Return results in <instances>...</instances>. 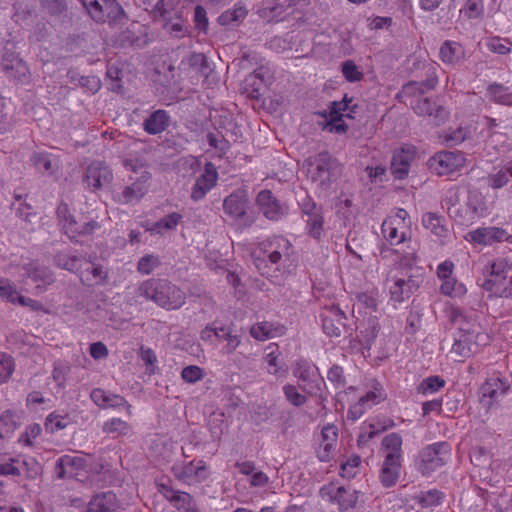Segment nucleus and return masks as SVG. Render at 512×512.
<instances>
[{"label":"nucleus","instance_id":"nucleus-64","mask_svg":"<svg viewBox=\"0 0 512 512\" xmlns=\"http://www.w3.org/2000/svg\"><path fill=\"white\" fill-rule=\"evenodd\" d=\"M188 63L191 67H194L201 74H206L208 69L207 60L202 53H193L188 58Z\"/></svg>","mask_w":512,"mask_h":512},{"label":"nucleus","instance_id":"nucleus-23","mask_svg":"<svg viewBox=\"0 0 512 512\" xmlns=\"http://www.w3.org/2000/svg\"><path fill=\"white\" fill-rule=\"evenodd\" d=\"M119 502L112 491L94 495L88 503L85 512H119Z\"/></svg>","mask_w":512,"mask_h":512},{"label":"nucleus","instance_id":"nucleus-58","mask_svg":"<svg viewBox=\"0 0 512 512\" xmlns=\"http://www.w3.org/2000/svg\"><path fill=\"white\" fill-rule=\"evenodd\" d=\"M386 398V394L382 387L379 384H376L373 387V390L367 392L364 396L360 398V400L368 407L371 408L373 405H376L382 402Z\"/></svg>","mask_w":512,"mask_h":512},{"label":"nucleus","instance_id":"nucleus-63","mask_svg":"<svg viewBox=\"0 0 512 512\" xmlns=\"http://www.w3.org/2000/svg\"><path fill=\"white\" fill-rule=\"evenodd\" d=\"M342 73L345 79L349 82L359 81L363 77L362 72H360L354 62L350 60L343 63Z\"/></svg>","mask_w":512,"mask_h":512},{"label":"nucleus","instance_id":"nucleus-48","mask_svg":"<svg viewBox=\"0 0 512 512\" xmlns=\"http://www.w3.org/2000/svg\"><path fill=\"white\" fill-rule=\"evenodd\" d=\"M489 97L496 103L512 105V93L501 84H492L488 88Z\"/></svg>","mask_w":512,"mask_h":512},{"label":"nucleus","instance_id":"nucleus-10","mask_svg":"<svg viewBox=\"0 0 512 512\" xmlns=\"http://www.w3.org/2000/svg\"><path fill=\"white\" fill-rule=\"evenodd\" d=\"M352 98L348 99L345 95L341 101L331 102L329 105L330 121L327 123V129L337 134L345 133L347 125L343 122V117L353 118V113L357 108L356 105L350 106Z\"/></svg>","mask_w":512,"mask_h":512},{"label":"nucleus","instance_id":"nucleus-52","mask_svg":"<svg viewBox=\"0 0 512 512\" xmlns=\"http://www.w3.org/2000/svg\"><path fill=\"white\" fill-rule=\"evenodd\" d=\"M18 295L16 284L7 278L0 277V298L6 302L16 304Z\"/></svg>","mask_w":512,"mask_h":512},{"label":"nucleus","instance_id":"nucleus-47","mask_svg":"<svg viewBox=\"0 0 512 512\" xmlns=\"http://www.w3.org/2000/svg\"><path fill=\"white\" fill-rule=\"evenodd\" d=\"M104 22L108 20L110 23L120 22L125 13L123 8L115 0H102Z\"/></svg>","mask_w":512,"mask_h":512},{"label":"nucleus","instance_id":"nucleus-34","mask_svg":"<svg viewBox=\"0 0 512 512\" xmlns=\"http://www.w3.org/2000/svg\"><path fill=\"white\" fill-rule=\"evenodd\" d=\"M84 460L70 455L61 456L55 464V475L58 479L74 476L76 469L80 468Z\"/></svg>","mask_w":512,"mask_h":512},{"label":"nucleus","instance_id":"nucleus-12","mask_svg":"<svg viewBox=\"0 0 512 512\" xmlns=\"http://www.w3.org/2000/svg\"><path fill=\"white\" fill-rule=\"evenodd\" d=\"M451 320L458 328L457 336L479 339L482 342L488 341V336L480 332V326L474 314L465 313L459 309L451 311Z\"/></svg>","mask_w":512,"mask_h":512},{"label":"nucleus","instance_id":"nucleus-37","mask_svg":"<svg viewBox=\"0 0 512 512\" xmlns=\"http://www.w3.org/2000/svg\"><path fill=\"white\" fill-rule=\"evenodd\" d=\"M406 248L397 249L395 253L399 255V264L403 268L411 269L417 261V252L419 244L417 241H412L411 238L407 239Z\"/></svg>","mask_w":512,"mask_h":512},{"label":"nucleus","instance_id":"nucleus-55","mask_svg":"<svg viewBox=\"0 0 512 512\" xmlns=\"http://www.w3.org/2000/svg\"><path fill=\"white\" fill-rule=\"evenodd\" d=\"M161 264L160 259L157 255L147 254L141 257L137 264V270L143 275L152 273Z\"/></svg>","mask_w":512,"mask_h":512},{"label":"nucleus","instance_id":"nucleus-33","mask_svg":"<svg viewBox=\"0 0 512 512\" xmlns=\"http://www.w3.org/2000/svg\"><path fill=\"white\" fill-rule=\"evenodd\" d=\"M439 55L445 64L457 65L463 61L465 51L460 43L446 40L440 48Z\"/></svg>","mask_w":512,"mask_h":512},{"label":"nucleus","instance_id":"nucleus-60","mask_svg":"<svg viewBox=\"0 0 512 512\" xmlns=\"http://www.w3.org/2000/svg\"><path fill=\"white\" fill-rule=\"evenodd\" d=\"M14 361L6 354L0 353V384L6 382L14 371Z\"/></svg>","mask_w":512,"mask_h":512},{"label":"nucleus","instance_id":"nucleus-40","mask_svg":"<svg viewBox=\"0 0 512 512\" xmlns=\"http://www.w3.org/2000/svg\"><path fill=\"white\" fill-rule=\"evenodd\" d=\"M182 215L173 212L153 223L147 230L153 234H163L167 230H173L181 222Z\"/></svg>","mask_w":512,"mask_h":512},{"label":"nucleus","instance_id":"nucleus-59","mask_svg":"<svg viewBox=\"0 0 512 512\" xmlns=\"http://www.w3.org/2000/svg\"><path fill=\"white\" fill-rule=\"evenodd\" d=\"M90 16L97 22H104L102 0H81Z\"/></svg>","mask_w":512,"mask_h":512},{"label":"nucleus","instance_id":"nucleus-42","mask_svg":"<svg viewBox=\"0 0 512 512\" xmlns=\"http://www.w3.org/2000/svg\"><path fill=\"white\" fill-rule=\"evenodd\" d=\"M107 275V271L101 265L91 263L83 271L82 281L86 285H99L104 283Z\"/></svg>","mask_w":512,"mask_h":512},{"label":"nucleus","instance_id":"nucleus-13","mask_svg":"<svg viewBox=\"0 0 512 512\" xmlns=\"http://www.w3.org/2000/svg\"><path fill=\"white\" fill-rule=\"evenodd\" d=\"M256 204L262 214L271 221H279L288 214L289 207L280 202L270 190H262L258 193Z\"/></svg>","mask_w":512,"mask_h":512},{"label":"nucleus","instance_id":"nucleus-35","mask_svg":"<svg viewBox=\"0 0 512 512\" xmlns=\"http://www.w3.org/2000/svg\"><path fill=\"white\" fill-rule=\"evenodd\" d=\"M248 9L242 3H236L233 8L224 11L218 17V23L222 26H237L247 16Z\"/></svg>","mask_w":512,"mask_h":512},{"label":"nucleus","instance_id":"nucleus-51","mask_svg":"<svg viewBox=\"0 0 512 512\" xmlns=\"http://www.w3.org/2000/svg\"><path fill=\"white\" fill-rule=\"evenodd\" d=\"M323 224L324 218L322 212L316 214L314 213L311 216L307 217L306 229L308 234L314 239L319 240L322 236Z\"/></svg>","mask_w":512,"mask_h":512},{"label":"nucleus","instance_id":"nucleus-5","mask_svg":"<svg viewBox=\"0 0 512 512\" xmlns=\"http://www.w3.org/2000/svg\"><path fill=\"white\" fill-rule=\"evenodd\" d=\"M449 458L450 446L447 442L433 443L423 448L419 453L417 469L422 475L429 476L445 465Z\"/></svg>","mask_w":512,"mask_h":512},{"label":"nucleus","instance_id":"nucleus-39","mask_svg":"<svg viewBox=\"0 0 512 512\" xmlns=\"http://www.w3.org/2000/svg\"><path fill=\"white\" fill-rule=\"evenodd\" d=\"M57 219L59 226L65 234H70L71 232H76V221L77 219L71 213L68 205L66 203H60L57 207Z\"/></svg>","mask_w":512,"mask_h":512},{"label":"nucleus","instance_id":"nucleus-56","mask_svg":"<svg viewBox=\"0 0 512 512\" xmlns=\"http://www.w3.org/2000/svg\"><path fill=\"white\" fill-rule=\"evenodd\" d=\"M217 340L227 342L224 347V351L227 354L233 353L241 343L239 336L231 334L230 329L225 327H220V333Z\"/></svg>","mask_w":512,"mask_h":512},{"label":"nucleus","instance_id":"nucleus-22","mask_svg":"<svg viewBox=\"0 0 512 512\" xmlns=\"http://www.w3.org/2000/svg\"><path fill=\"white\" fill-rule=\"evenodd\" d=\"M415 158V149L412 146L403 147L395 151L391 161V172L397 179L408 175L410 165Z\"/></svg>","mask_w":512,"mask_h":512},{"label":"nucleus","instance_id":"nucleus-46","mask_svg":"<svg viewBox=\"0 0 512 512\" xmlns=\"http://www.w3.org/2000/svg\"><path fill=\"white\" fill-rule=\"evenodd\" d=\"M102 431L113 435V437L126 436L130 433L131 426L120 418H112L104 422Z\"/></svg>","mask_w":512,"mask_h":512},{"label":"nucleus","instance_id":"nucleus-27","mask_svg":"<svg viewBox=\"0 0 512 512\" xmlns=\"http://www.w3.org/2000/svg\"><path fill=\"white\" fill-rule=\"evenodd\" d=\"M438 79L435 74V69L431 67L428 70L427 79L423 82H409L403 86L401 95L403 97H411L412 99L420 98L426 91L435 88Z\"/></svg>","mask_w":512,"mask_h":512},{"label":"nucleus","instance_id":"nucleus-21","mask_svg":"<svg viewBox=\"0 0 512 512\" xmlns=\"http://www.w3.org/2000/svg\"><path fill=\"white\" fill-rule=\"evenodd\" d=\"M264 255L272 264H278L282 258H289L292 253L290 241L281 236H275L264 243Z\"/></svg>","mask_w":512,"mask_h":512},{"label":"nucleus","instance_id":"nucleus-15","mask_svg":"<svg viewBox=\"0 0 512 512\" xmlns=\"http://www.w3.org/2000/svg\"><path fill=\"white\" fill-rule=\"evenodd\" d=\"M112 180V170L103 162H92L86 169L84 182L93 191L108 187Z\"/></svg>","mask_w":512,"mask_h":512},{"label":"nucleus","instance_id":"nucleus-50","mask_svg":"<svg viewBox=\"0 0 512 512\" xmlns=\"http://www.w3.org/2000/svg\"><path fill=\"white\" fill-rule=\"evenodd\" d=\"M442 294L450 297H461L466 293V287L453 277L442 280L440 287Z\"/></svg>","mask_w":512,"mask_h":512},{"label":"nucleus","instance_id":"nucleus-41","mask_svg":"<svg viewBox=\"0 0 512 512\" xmlns=\"http://www.w3.org/2000/svg\"><path fill=\"white\" fill-rule=\"evenodd\" d=\"M31 161L34 167L41 173L51 175L58 168L57 159L47 153H36L32 156Z\"/></svg>","mask_w":512,"mask_h":512},{"label":"nucleus","instance_id":"nucleus-44","mask_svg":"<svg viewBox=\"0 0 512 512\" xmlns=\"http://www.w3.org/2000/svg\"><path fill=\"white\" fill-rule=\"evenodd\" d=\"M76 232L66 234L71 240L76 242L79 241L80 237L92 235L96 230L100 228L99 224L95 220H87L81 217L76 221Z\"/></svg>","mask_w":512,"mask_h":512},{"label":"nucleus","instance_id":"nucleus-7","mask_svg":"<svg viewBox=\"0 0 512 512\" xmlns=\"http://www.w3.org/2000/svg\"><path fill=\"white\" fill-rule=\"evenodd\" d=\"M223 210L241 228H248L255 222V215L248 210V200L244 192L237 191L224 199Z\"/></svg>","mask_w":512,"mask_h":512},{"label":"nucleus","instance_id":"nucleus-1","mask_svg":"<svg viewBox=\"0 0 512 512\" xmlns=\"http://www.w3.org/2000/svg\"><path fill=\"white\" fill-rule=\"evenodd\" d=\"M444 204L448 215L460 225L474 223L484 211V201L476 189L452 187L445 195Z\"/></svg>","mask_w":512,"mask_h":512},{"label":"nucleus","instance_id":"nucleus-28","mask_svg":"<svg viewBox=\"0 0 512 512\" xmlns=\"http://www.w3.org/2000/svg\"><path fill=\"white\" fill-rule=\"evenodd\" d=\"M410 105L414 112L420 116H433L438 121H443L447 117L446 110L432 103L428 98L412 99Z\"/></svg>","mask_w":512,"mask_h":512},{"label":"nucleus","instance_id":"nucleus-2","mask_svg":"<svg viewBox=\"0 0 512 512\" xmlns=\"http://www.w3.org/2000/svg\"><path fill=\"white\" fill-rule=\"evenodd\" d=\"M137 295L166 310L179 309L186 302L184 291L166 279L151 278L143 281L137 288Z\"/></svg>","mask_w":512,"mask_h":512},{"label":"nucleus","instance_id":"nucleus-18","mask_svg":"<svg viewBox=\"0 0 512 512\" xmlns=\"http://www.w3.org/2000/svg\"><path fill=\"white\" fill-rule=\"evenodd\" d=\"M218 180V172L215 165L207 162L204 172L197 179L191 189V199L199 201L216 185Z\"/></svg>","mask_w":512,"mask_h":512},{"label":"nucleus","instance_id":"nucleus-38","mask_svg":"<svg viewBox=\"0 0 512 512\" xmlns=\"http://www.w3.org/2000/svg\"><path fill=\"white\" fill-rule=\"evenodd\" d=\"M422 224L438 237L445 238L448 235V229L444 224V219L435 213H425L422 216Z\"/></svg>","mask_w":512,"mask_h":512},{"label":"nucleus","instance_id":"nucleus-30","mask_svg":"<svg viewBox=\"0 0 512 512\" xmlns=\"http://www.w3.org/2000/svg\"><path fill=\"white\" fill-rule=\"evenodd\" d=\"M170 124V116L163 109L152 112L143 122V129L150 135L165 131Z\"/></svg>","mask_w":512,"mask_h":512},{"label":"nucleus","instance_id":"nucleus-49","mask_svg":"<svg viewBox=\"0 0 512 512\" xmlns=\"http://www.w3.org/2000/svg\"><path fill=\"white\" fill-rule=\"evenodd\" d=\"M470 135L467 128L458 127L449 131L444 132L440 137L448 146H456L464 142Z\"/></svg>","mask_w":512,"mask_h":512},{"label":"nucleus","instance_id":"nucleus-19","mask_svg":"<svg viewBox=\"0 0 512 512\" xmlns=\"http://www.w3.org/2000/svg\"><path fill=\"white\" fill-rule=\"evenodd\" d=\"M509 238L510 235L505 229L494 226L480 227L470 231L467 235V240L479 245H492L508 241Z\"/></svg>","mask_w":512,"mask_h":512},{"label":"nucleus","instance_id":"nucleus-4","mask_svg":"<svg viewBox=\"0 0 512 512\" xmlns=\"http://www.w3.org/2000/svg\"><path fill=\"white\" fill-rule=\"evenodd\" d=\"M292 373L300 382V389L303 392L321 396L325 382L315 364L306 359H298L292 368Z\"/></svg>","mask_w":512,"mask_h":512},{"label":"nucleus","instance_id":"nucleus-45","mask_svg":"<svg viewBox=\"0 0 512 512\" xmlns=\"http://www.w3.org/2000/svg\"><path fill=\"white\" fill-rule=\"evenodd\" d=\"M512 178V160L495 173L488 176L489 186L493 189H499L505 186Z\"/></svg>","mask_w":512,"mask_h":512},{"label":"nucleus","instance_id":"nucleus-29","mask_svg":"<svg viewBox=\"0 0 512 512\" xmlns=\"http://www.w3.org/2000/svg\"><path fill=\"white\" fill-rule=\"evenodd\" d=\"M346 316L339 308L334 307L329 311V314L322 315L323 331L328 336L339 337L341 335V328L345 326L344 320Z\"/></svg>","mask_w":512,"mask_h":512},{"label":"nucleus","instance_id":"nucleus-17","mask_svg":"<svg viewBox=\"0 0 512 512\" xmlns=\"http://www.w3.org/2000/svg\"><path fill=\"white\" fill-rule=\"evenodd\" d=\"M321 494L323 497H328L329 501L336 503L341 511L353 508L358 501L357 491L343 486H325L321 489Z\"/></svg>","mask_w":512,"mask_h":512},{"label":"nucleus","instance_id":"nucleus-8","mask_svg":"<svg viewBox=\"0 0 512 512\" xmlns=\"http://www.w3.org/2000/svg\"><path fill=\"white\" fill-rule=\"evenodd\" d=\"M341 174L339 163L328 153H320L315 159V168L312 172V180L323 191L331 188L332 184Z\"/></svg>","mask_w":512,"mask_h":512},{"label":"nucleus","instance_id":"nucleus-16","mask_svg":"<svg viewBox=\"0 0 512 512\" xmlns=\"http://www.w3.org/2000/svg\"><path fill=\"white\" fill-rule=\"evenodd\" d=\"M158 491L179 512H191L197 507V502L192 495L175 490L168 484H159Z\"/></svg>","mask_w":512,"mask_h":512},{"label":"nucleus","instance_id":"nucleus-54","mask_svg":"<svg viewBox=\"0 0 512 512\" xmlns=\"http://www.w3.org/2000/svg\"><path fill=\"white\" fill-rule=\"evenodd\" d=\"M445 384V381L438 376H430L421 381L417 387V391L420 394L427 395L437 392Z\"/></svg>","mask_w":512,"mask_h":512},{"label":"nucleus","instance_id":"nucleus-57","mask_svg":"<svg viewBox=\"0 0 512 512\" xmlns=\"http://www.w3.org/2000/svg\"><path fill=\"white\" fill-rule=\"evenodd\" d=\"M283 393L287 401L293 406L300 407L307 401V397L304 394L299 393L297 387L294 385L286 384L283 387Z\"/></svg>","mask_w":512,"mask_h":512},{"label":"nucleus","instance_id":"nucleus-43","mask_svg":"<svg viewBox=\"0 0 512 512\" xmlns=\"http://www.w3.org/2000/svg\"><path fill=\"white\" fill-rule=\"evenodd\" d=\"M76 232L66 234L71 240L76 242L79 241L80 237L92 235L96 230L100 228L99 224L95 220H87L81 217L76 221Z\"/></svg>","mask_w":512,"mask_h":512},{"label":"nucleus","instance_id":"nucleus-11","mask_svg":"<svg viewBox=\"0 0 512 512\" xmlns=\"http://www.w3.org/2000/svg\"><path fill=\"white\" fill-rule=\"evenodd\" d=\"M465 157L460 151H441L432 156L429 167L438 175H448L463 167Z\"/></svg>","mask_w":512,"mask_h":512},{"label":"nucleus","instance_id":"nucleus-3","mask_svg":"<svg viewBox=\"0 0 512 512\" xmlns=\"http://www.w3.org/2000/svg\"><path fill=\"white\" fill-rule=\"evenodd\" d=\"M402 442V437L398 433H390L382 440V449L385 455L379 481L386 488L394 486L400 476Z\"/></svg>","mask_w":512,"mask_h":512},{"label":"nucleus","instance_id":"nucleus-32","mask_svg":"<svg viewBox=\"0 0 512 512\" xmlns=\"http://www.w3.org/2000/svg\"><path fill=\"white\" fill-rule=\"evenodd\" d=\"M486 343L487 342H482L479 339L457 336L450 353L458 357L468 358L476 353L481 345H485Z\"/></svg>","mask_w":512,"mask_h":512},{"label":"nucleus","instance_id":"nucleus-20","mask_svg":"<svg viewBox=\"0 0 512 512\" xmlns=\"http://www.w3.org/2000/svg\"><path fill=\"white\" fill-rule=\"evenodd\" d=\"M510 389V384L504 378L492 376L488 378L481 386V402L490 407L494 402H497L500 397L505 395Z\"/></svg>","mask_w":512,"mask_h":512},{"label":"nucleus","instance_id":"nucleus-31","mask_svg":"<svg viewBox=\"0 0 512 512\" xmlns=\"http://www.w3.org/2000/svg\"><path fill=\"white\" fill-rule=\"evenodd\" d=\"M264 361L267 363V372L276 376H283L287 372V368L283 359H281V352L276 344H269L266 349Z\"/></svg>","mask_w":512,"mask_h":512},{"label":"nucleus","instance_id":"nucleus-36","mask_svg":"<svg viewBox=\"0 0 512 512\" xmlns=\"http://www.w3.org/2000/svg\"><path fill=\"white\" fill-rule=\"evenodd\" d=\"M283 327H276L270 322H260L250 328V335L259 341L282 335Z\"/></svg>","mask_w":512,"mask_h":512},{"label":"nucleus","instance_id":"nucleus-6","mask_svg":"<svg viewBox=\"0 0 512 512\" xmlns=\"http://www.w3.org/2000/svg\"><path fill=\"white\" fill-rule=\"evenodd\" d=\"M125 166L134 173H139V176L132 178L133 182L131 185L125 186L121 194L118 196L119 202L122 204H129L139 201L148 192L151 173L146 167H144V165H140L138 167L132 160H127L125 162Z\"/></svg>","mask_w":512,"mask_h":512},{"label":"nucleus","instance_id":"nucleus-62","mask_svg":"<svg viewBox=\"0 0 512 512\" xmlns=\"http://www.w3.org/2000/svg\"><path fill=\"white\" fill-rule=\"evenodd\" d=\"M181 377L185 382L193 384L203 379L204 371L199 366L190 365L183 368Z\"/></svg>","mask_w":512,"mask_h":512},{"label":"nucleus","instance_id":"nucleus-14","mask_svg":"<svg viewBox=\"0 0 512 512\" xmlns=\"http://www.w3.org/2000/svg\"><path fill=\"white\" fill-rule=\"evenodd\" d=\"M207 466L203 460L175 463L172 466L173 475L180 481L191 484L206 480Z\"/></svg>","mask_w":512,"mask_h":512},{"label":"nucleus","instance_id":"nucleus-26","mask_svg":"<svg viewBox=\"0 0 512 512\" xmlns=\"http://www.w3.org/2000/svg\"><path fill=\"white\" fill-rule=\"evenodd\" d=\"M399 220H384L381 231L384 238L392 245H400L410 238L409 227L407 225H398Z\"/></svg>","mask_w":512,"mask_h":512},{"label":"nucleus","instance_id":"nucleus-61","mask_svg":"<svg viewBox=\"0 0 512 512\" xmlns=\"http://www.w3.org/2000/svg\"><path fill=\"white\" fill-rule=\"evenodd\" d=\"M68 425V419L65 416L51 413L45 422V427L50 432H55L66 428Z\"/></svg>","mask_w":512,"mask_h":512},{"label":"nucleus","instance_id":"nucleus-25","mask_svg":"<svg viewBox=\"0 0 512 512\" xmlns=\"http://www.w3.org/2000/svg\"><path fill=\"white\" fill-rule=\"evenodd\" d=\"M487 272H489V278L485 280L482 286L485 290L495 295V289H497L498 285L506 284L508 280V265L504 260H497L487 268Z\"/></svg>","mask_w":512,"mask_h":512},{"label":"nucleus","instance_id":"nucleus-53","mask_svg":"<svg viewBox=\"0 0 512 512\" xmlns=\"http://www.w3.org/2000/svg\"><path fill=\"white\" fill-rule=\"evenodd\" d=\"M444 494L439 490L433 489L426 492H421L417 496L418 502L423 507H435L442 503Z\"/></svg>","mask_w":512,"mask_h":512},{"label":"nucleus","instance_id":"nucleus-9","mask_svg":"<svg viewBox=\"0 0 512 512\" xmlns=\"http://www.w3.org/2000/svg\"><path fill=\"white\" fill-rule=\"evenodd\" d=\"M389 281L391 282L389 286L390 298L399 303L408 299L422 282L419 276L408 275L404 272L394 275Z\"/></svg>","mask_w":512,"mask_h":512},{"label":"nucleus","instance_id":"nucleus-24","mask_svg":"<svg viewBox=\"0 0 512 512\" xmlns=\"http://www.w3.org/2000/svg\"><path fill=\"white\" fill-rule=\"evenodd\" d=\"M22 268L25 271L24 275L27 278H30L34 282L38 283L36 286L37 293L43 292L46 286L54 282L52 272L44 266H39L36 265L35 263L30 262L24 264Z\"/></svg>","mask_w":512,"mask_h":512}]
</instances>
